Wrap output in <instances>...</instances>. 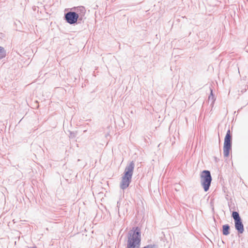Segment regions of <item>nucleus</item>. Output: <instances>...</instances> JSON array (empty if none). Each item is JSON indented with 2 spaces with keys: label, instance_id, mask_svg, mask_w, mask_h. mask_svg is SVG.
I'll use <instances>...</instances> for the list:
<instances>
[{
  "label": "nucleus",
  "instance_id": "1",
  "mask_svg": "<svg viewBox=\"0 0 248 248\" xmlns=\"http://www.w3.org/2000/svg\"><path fill=\"white\" fill-rule=\"evenodd\" d=\"M141 243V231L139 227H134L128 233L126 248H157L155 245H148L139 248Z\"/></svg>",
  "mask_w": 248,
  "mask_h": 248
},
{
  "label": "nucleus",
  "instance_id": "2",
  "mask_svg": "<svg viewBox=\"0 0 248 248\" xmlns=\"http://www.w3.org/2000/svg\"><path fill=\"white\" fill-rule=\"evenodd\" d=\"M134 168L135 163L133 161L130 162L126 166L120 183V188L123 190L125 189L129 186L132 180Z\"/></svg>",
  "mask_w": 248,
  "mask_h": 248
},
{
  "label": "nucleus",
  "instance_id": "3",
  "mask_svg": "<svg viewBox=\"0 0 248 248\" xmlns=\"http://www.w3.org/2000/svg\"><path fill=\"white\" fill-rule=\"evenodd\" d=\"M212 181L210 171L203 170L200 174V182L204 191L207 192L209 190Z\"/></svg>",
  "mask_w": 248,
  "mask_h": 248
},
{
  "label": "nucleus",
  "instance_id": "4",
  "mask_svg": "<svg viewBox=\"0 0 248 248\" xmlns=\"http://www.w3.org/2000/svg\"><path fill=\"white\" fill-rule=\"evenodd\" d=\"M232 135L230 129L227 131L224 138L223 145V154L224 157H228L230 152L232 150Z\"/></svg>",
  "mask_w": 248,
  "mask_h": 248
},
{
  "label": "nucleus",
  "instance_id": "5",
  "mask_svg": "<svg viewBox=\"0 0 248 248\" xmlns=\"http://www.w3.org/2000/svg\"><path fill=\"white\" fill-rule=\"evenodd\" d=\"M232 217L234 219L235 229L238 234L243 233L244 232V225L239 213L237 211H233Z\"/></svg>",
  "mask_w": 248,
  "mask_h": 248
},
{
  "label": "nucleus",
  "instance_id": "6",
  "mask_svg": "<svg viewBox=\"0 0 248 248\" xmlns=\"http://www.w3.org/2000/svg\"><path fill=\"white\" fill-rule=\"evenodd\" d=\"M64 19L67 23L70 25L78 24L81 22V21L79 20L78 15L75 12H73L71 9H70V11L64 13Z\"/></svg>",
  "mask_w": 248,
  "mask_h": 248
},
{
  "label": "nucleus",
  "instance_id": "7",
  "mask_svg": "<svg viewBox=\"0 0 248 248\" xmlns=\"http://www.w3.org/2000/svg\"><path fill=\"white\" fill-rule=\"evenodd\" d=\"M71 9L73 12H75V13L78 15L80 21L83 20V17L85 16L86 13V9L84 6L73 7L71 8Z\"/></svg>",
  "mask_w": 248,
  "mask_h": 248
},
{
  "label": "nucleus",
  "instance_id": "8",
  "mask_svg": "<svg viewBox=\"0 0 248 248\" xmlns=\"http://www.w3.org/2000/svg\"><path fill=\"white\" fill-rule=\"evenodd\" d=\"M222 234L227 236L230 233V226L229 224H225L222 226Z\"/></svg>",
  "mask_w": 248,
  "mask_h": 248
},
{
  "label": "nucleus",
  "instance_id": "9",
  "mask_svg": "<svg viewBox=\"0 0 248 248\" xmlns=\"http://www.w3.org/2000/svg\"><path fill=\"white\" fill-rule=\"evenodd\" d=\"M6 56V51L3 47L0 46V59L5 58Z\"/></svg>",
  "mask_w": 248,
  "mask_h": 248
},
{
  "label": "nucleus",
  "instance_id": "10",
  "mask_svg": "<svg viewBox=\"0 0 248 248\" xmlns=\"http://www.w3.org/2000/svg\"><path fill=\"white\" fill-rule=\"evenodd\" d=\"M210 91H211V93H210V95L209 96V100H210L212 98V99L213 100L212 101V103L213 104L214 102V95H213V90L211 89H210Z\"/></svg>",
  "mask_w": 248,
  "mask_h": 248
},
{
  "label": "nucleus",
  "instance_id": "11",
  "mask_svg": "<svg viewBox=\"0 0 248 248\" xmlns=\"http://www.w3.org/2000/svg\"><path fill=\"white\" fill-rule=\"evenodd\" d=\"M75 137V134L74 132H70V138H73Z\"/></svg>",
  "mask_w": 248,
  "mask_h": 248
},
{
  "label": "nucleus",
  "instance_id": "12",
  "mask_svg": "<svg viewBox=\"0 0 248 248\" xmlns=\"http://www.w3.org/2000/svg\"><path fill=\"white\" fill-rule=\"evenodd\" d=\"M30 248H37V247L36 246H34V247H31Z\"/></svg>",
  "mask_w": 248,
  "mask_h": 248
},
{
  "label": "nucleus",
  "instance_id": "13",
  "mask_svg": "<svg viewBox=\"0 0 248 248\" xmlns=\"http://www.w3.org/2000/svg\"><path fill=\"white\" fill-rule=\"evenodd\" d=\"M119 202H117V205H118V204H119Z\"/></svg>",
  "mask_w": 248,
  "mask_h": 248
}]
</instances>
